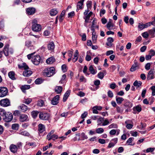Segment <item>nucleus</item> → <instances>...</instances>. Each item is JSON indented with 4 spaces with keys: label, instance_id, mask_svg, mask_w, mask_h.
Wrapping results in <instances>:
<instances>
[{
    "label": "nucleus",
    "instance_id": "nucleus-1",
    "mask_svg": "<svg viewBox=\"0 0 155 155\" xmlns=\"http://www.w3.org/2000/svg\"><path fill=\"white\" fill-rule=\"evenodd\" d=\"M9 45L8 44L5 45L3 49V52L6 56L9 55V53L12 54L13 53V50L12 48H9Z\"/></svg>",
    "mask_w": 155,
    "mask_h": 155
},
{
    "label": "nucleus",
    "instance_id": "nucleus-2",
    "mask_svg": "<svg viewBox=\"0 0 155 155\" xmlns=\"http://www.w3.org/2000/svg\"><path fill=\"white\" fill-rule=\"evenodd\" d=\"M55 71L54 68L51 67L47 68V70H45L44 73L48 77H50L54 74Z\"/></svg>",
    "mask_w": 155,
    "mask_h": 155
},
{
    "label": "nucleus",
    "instance_id": "nucleus-3",
    "mask_svg": "<svg viewBox=\"0 0 155 155\" xmlns=\"http://www.w3.org/2000/svg\"><path fill=\"white\" fill-rule=\"evenodd\" d=\"M13 116L12 113L10 112H7L5 115L3 117V120L7 122H10L12 121L13 119Z\"/></svg>",
    "mask_w": 155,
    "mask_h": 155
},
{
    "label": "nucleus",
    "instance_id": "nucleus-4",
    "mask_svg": "<svg viewBox=\"0 0 155 155\" xmlns=\"http://www.w3.org/2000/svg\"><path fill=\"white\" fill-rule=\"evenodd\" d=\"M0 105L4 107H8L10 105V101L8 98L2 99L0 101Z\"/></svg>",
    "mask_w": 155,
    "mask_h": 155
},
{
    "label": "nucleus",
    "instance_id": "nucleus-5",
    "mask_svg": "<svg viewBox=\"0 0 155 155\" xmlns=\"http://www.w3.org/2000/svg\"><path fill=\"white\" fill-rule=\"evenodd\" d=\"M31 61L34 64L36 65H38L41 61L40 56L38 55L34 56L32 58Z\"/></svg>",
    "mask_w": 155,
    "mask_h": 155
},
{
    "label": "nucleus",
    "instance_id": "nucleus-6",
    "mask_svg": "<svg viewBox=\"0 0 155 155\" xmlns=\"http://www.w3.org/2000/svg\"><path fill=\"white\" fill-rule=\"evenodd\" d=\"M8 91L7 88L4 87H0V97H3L7 95Z\"/></svg>",
    "mask_w": 155,
    "mask_h": 155
},
{
    "label": "nucleus",
    "instance_id": "nucleus-7",
    "mask_svg": "<svg viewBox=\"0 0 155 155\" xmlns=\"http://www.w3.org/2000/svg\"><path fill=\"white\" fill-rule=\"evenodd\" d=\"M39 118L42 120H46L49 119V115L47 113L40 112L39 114Z\"/></svg>",
    "mask_w": 155,
    "mask_h": 155
},
{
    "label": "nucleus",
    "instance_id": "nucleus-8",
    "mask_svg": "<svg viewBox=\"0 0 155 155\" xmlns=\"http://www.w3.org/2000/svg\"><path fill=\"white\" fill-rule=\"evenodd\" d=\"M41 29V26L39 24H34L32 25V29L34 31L38 32L40 31Z\"/></svg>",
    "mask_w": 155,
    "mask_h": 155
},
{
    "label": "nucleus",
    "instance_id": "nucleus-9",
    "mask_svg": "<svg viewBox=\"0 0 155 155\" xmlns=\"http://www.w3.org/2000/svg\"><path fill=\"white\" fill-rule=\"evenodd\" d=\"M154 69H151L148 72V74L147 79L148 80L153 79L154 77Z\"/></svg>",
    "mask_w": 155,
    "mask_h": 155
},
{
    "label": "nucleus",
    "instance_id": "nucleus-10",
    "mask_svg": "<svg viewBox=\"0 0 155 155\" xmlns=\"http://www.w3.org/2000/svg\"><path fill=\"white\" fill-rule=\"evenodd\" d=\"M59 95H57L54 97L52 100L51 103L53 105H57L59 102Z\"/></svg>",
    "mask_w": 155,
    "mask_h": 155
},
{
    "label": "nucleus",
    "instance_id": "nucleus-11",
    "mask_svg": "<svg viewBox=\"0 0 155 155\" xmlns=\"http://www.w3.org/2000/svg\"><path fill=\"white\" fill-rule=\"evenodd\" d=\"M118 139L117 138H115L111 140L110 143H109L107 147L108 148H110L114 146V145L117 143Z\"/></svg>",
    "mask_w": 155,
    "mask_h": 155
},
{
    "label": "nucleus",
    "instance_id": "nucleus-12",
    "mask_svg": "<svg viewBox=\"0 0 155 155\" xmlns=\"http://www.w3.org/2000/svg\"><path fill=\"white\" fill-rule=\"evenodd\" d=\"M19 119L20 121L23 122L28 120L27 115L25 114H20Z\"/></svg>",
    "mask_w": 155,
    "mask_h": 155
},
{
    "label": "nucleus",
    "instance_id": "nucleus-13",
    "mask_svg": "<svg viewBox=\"0 0 155 155\" xmlns=\"http://www.w3.org/2000/svg\"><path fill=\"white\" fill-rule=\"evenodd\" d=\"M35 9L33 7H30L26 9L27 13L28 15H32L34 14L35 12Z\"/></svg>",
    "mask_w": 155,
    "mask_h": 155
},
{
    "label": "nucleus",
    "instance_id": "nucleus-14",
    "mask_svg": "<svg viewBox=\"0 0 155 155\" xmlns=\"http://www.w3.org/2000/svg\"><path fill=\"white\" fill-rule=\"evenodd\" d=\"M9 149L12 152L15 153L17 152L18 150V147H17L16 145L12 144L10 146Z\"/></svg>",
    "mask_w": 155,
    "mask_h": 155
},
{
    "label": "nucleus",
    "instance_id": "nucleus-15",
    "mask_svg": "<svg viewBox=\"0 0 155 155\" xmlns=\"http://www.w3.org/2000/svg\"><path fill=\"white\" fill-rule=\"evenodd\" d=\"M45 126L41 124H40L38 125V130L39 132L41 133L45 131Z\"/></svg>",
    "mask_w": 155,
    "mask_h": 155
},
{
    "label": "nucleus",
    "instance_id": "nucleus-16",
    "mask_svg": "<svg viewBox=\"0 0 155 155\" xmlns=\"http://www.w3.org/2000/svg\"><path fill=\"white\" fill-rule=\"evenodd\" d=\"M142 110V108L141 105H138L137 106L134 107L133 108V110L134 111L133 113L136 114L137 111L138 112H140Z\"/></svg>",
    "mask_w": 155,
    "mask_h": 155
},
{
    "label": "nucleus",
    "instance_id": "nucleus-17",
    "mask_svg": "<svg viewBox=\"0 0 155 155\" xmlns=\"http://www.w3.org/2000/svg\"><path fill=\"white\" fill-rule=\"evenodd\" d=\"M84 0H81L79 1L77 5V11L78 12L79 9H81L82 8V6L83 5Z\"/></svg>",
    "mask_w": 155,
    "mask_h": 155
},
{
    "label": "nucleus",
    "instance_id": "nucleus-18",
    "mask_svg": "<svg viewBox=\"0 0 155 155\" xmlns=\"http://www.w3.org/2000/svg\"><path fill=\"white\" fill-rule=\"evenodd\" d=\"M32 73L31 71L26 69L23 72V75L25 77H28Z\"/></svg>",
    "mask_w": 155,
    "mask_h": 155
},
{
    "label": "nucleus",
    "instance_id": "nucleus-19",
    "mask_svg": "<svg viewBox=\"0 0 155 155\" xmlns=\"http://www.w3.org/2000/svg\"><path fill=\"white\" fill-rule=\"evenodd\" d=\"M48 50L51 51H53L54 48V45L53 42H51L48 45Z\"/></svg>",
    "mask_w": 155,
    "mask_h": 155
},
{
    "label": "nucleus",
    "instance_id": "nucleus-20",
    "mask_svg": "<svg viewBox=\"0 0 155 155\" xmlns=\"http://www.w3.org/2000/svg\"><path fill=\"white\" fill-rule=\"evenodd\" d=\"M71 93V90H68L64 94V95L63 98V101L64 102H65L69 95H70Z\"/></svg>",
    "mask_w": 155,
    "mask_h": 155
},
{
    "label": "nucleus",
    "instance_id": "nucleus-21",
    "mask_svg": "<svg viewBox=\"0 0 155 155\" xmlns=\"http://www.w3.org/2000/svg\"><path fill=\"white\" fill-rule=\"evenodd\" d=\"M107 27L109 30H112L114 29V25L112 23V21H110L107 23Z\"/></svg>",
    "mask_w": 155,
    "mask_h": 155
},
{
    "label": "nucleus",
    "instance_id": "nucleus-22",
    "mask_svg": "<svg viewBox=\"0 0 155 155\" xmlns=\"http://www.w3.org/2000/svg\"><path fill=\"white\" fill-rule=\"evenodd\" d=\"M55 61L54 57H50L48 58L46 61V62L48 64H52Z\"/></svg>",
    "mask_w": 155,
    "mask_h": 155
},
{
    "label": "nucleus",
    "instance_id": "nucleus-23",
    "mask_svg": "<svg viewBox=\"0 0 155 155\" xmlns=\"http://www.w3.org/2000/svg\"><path fill=\"white\" fill-rule=\"evenodd\" d=\"M8 76L9 78L12 80H15L16 78L15 77V73L13 71H11L8 73Z\"/></svg>",
    "mask_w": 155,
    "mask_h": 155
},
{
    "label": "nucleus",
    "instance_id": "nucleus-24",
    "mask_svg": "<svg viewBox=\"0 0 155 155\" xmlns=\"http://www.w3.org/2000/svg\"><path fill=\"white\" fill-rule=\"evenodd\" d=\"M19 134L22 135L29 137L30 134L27 131L23 130H20L19 132Z\"/></svg>",
    "mask_w": 155,
    "mask_h": 155
},
{
    "label": "nucleus",
    "instance_id": "nucleus-25",
    "mask_svg": "<svg viewBox=\"0 0 155 155\" xmlns=\"http://www.w3.org/2000/svg\"><path fill=\"white\" fill-rule=\"evenodd\" d=\"M19 107L24 112H25L27 111L28 109L27 106L23 104L19 106Z\"/></svg>",
    "mask_w": 155,
    "mask_h": 155
},
{
    "label": "nucleus",
    "instance_id": "nucleus-26",
    "mask_svg": "<svg viewBox=\"0 0 155 155\" xmlns=\"http://www.w3.org/2000/svg\"><path fill=\"white\" fill-rule=\"evenodd\" d=\"M142 82L140 81H135L133 83L134 85L137 88L140 87L142 85Z\"/></svg>",
    "mask_w": 155,
    "mask_h": 155
},
{
    "label": "nucleus",
    "instance_id": "nucleus-27",
    "mask_svg": "<svg viewBox=\"0 0 155 155\" xmlns=\"http://www.w3.org/2000/svg\"><path fill=\"white\" fill-rule=\"evenodd\" d=\"M58 11L57 9H53L50 10V14L51 16H55L58 13Z\"/></svg>",
    "mask_w": 155,
    "mask_h": 155
},
{
    "label": "nucleus",
    "instance_id": "nucleus-28",
    "mask_svg": "<svg viewBox=\"0 0 155 155\" xmlns=\"http://www.w3.org/2000/svg\"><path fill=\"white\" fill-rule=\"evenodd\" d=\"M131 121L130 120H128L126 121L125 122V124H126V127L128 129H131L133 126V124H129V123H130Z\"/></svg>",
    "mask_w": 155,
    "mask_h": 155
},
{
    "label": "nucleus",
    "instance_id": "nucleus-29",
    "mask_svg": "<svg viewBox=\"0 0 155 155\" xmlns=\"http://www.w3.org/2000/svg\"><path fill=\"white\" fill-rule=\"evenodd\" d=\"M58 136L56 134H53L50 136V137H47V138L48 140H50L51 139H52V140H54L56 139H58Z\"/></svg>",
    "mask_w": 155,
    "mask_h": 155
},
{
    "label": "nucleus",
    "instance_id": "nucleus-30",
    "mask_svg": "<svg viewBox=\"0 0 155 155\" xmlns=\"http://www.w3.org/2000/svg\"><path fill=\"white\" fill-rule=\"evenodd\" d=\"M18 66L19 68L21 69L23 68L25 70L28 69L29 68L28 66L25 63H23L21 65L19 64L18 65Z\"/></svg>",
    "mask_w": 155,
    "mask_h": 155
},
{
    "label": "nucleus",
    "instance_id": "nucleus-31",
    "mask_svg": "<svg viewBox=\"0 0 155 155\" xmlns=\"http://www.w3.org/2000/svg\"><path fill=\"white\" fill-rule=\"evenodd\" d=\"M124 106L129 108H130L133 106V104L130 101L126 100L125 102Z\"/></svg>",
    "mask_w": 155,
    "mask_h": 155
},
{
    "label": "nucleus",
    "instance_id": "nucleus-32",
    "mask_svg": "<svg viewBox=\"0 0 155 155\" xmlns=\"http://www.w3.org/2000/svg\"><path fill=\"white\" fill-rule=\"evenodd\" d=\"M116 102L118 104H120L124 100L122 97L116 96Z\"/></svg>",
    "mask_w": 155,
    "mask_h": 155
},
{
    "label": "nucleus",
    "instance_id": "nucleus-33",
    "mask_svg": "<svg viewBox=\"0 0 155 155\" xmlns=\"http://www.w3.org/2000/svg\"><path fill=\"white\" fill-rule=\"evenodd\" d=\"M97 38V35H96V32H92V38L93 43L96 42Z\"/></svg>",
    "mask_w": 155,
    "mask_h": 155
},
{
    "label": "nucleus",
    "instance_id": "nucleus-34",
    "mask_svg": "<svg viewBox=\"0 0 155 155\" xmlns=\"http://www.w3.org/2000/svg\"><path fill=\"white\" fill-rule=\"evenodd\" d=\"M80 140H84L88 138L87 136L84 133H82L80 135Z\"/></svg>",
    "mask_w": 155,
    "mask_h": 155
},
{
    "label": "nucleus",
    "instance_id": "nucleus-35",
    "mask_svg": "<svg viewBox=\"0 0 155 155\" xmlns=\"http://www.w3.org/2000/svg\"><path fill=\"white\" fill-rule=\"evenodd\" d=\"M38 113L37 111L33 110L31 112V114L33 118H35L37 117Z\"/></svg>",
    "mask_w": 155,
    "mask_h": 155
},
{
    "label": "nucleus",
    "instance_id": "nucleus-36",
    "mask_svg": "<svg viewBox=\"0 0 155 155\" xmlns=\"http://www.w3.org/2000/svg\"><path fill=\"white\" fill-rule=\"evenodd\" d=\"M62 90V87L61 86L57 87L55 88V91L57 92L58 94L60 93Z\"/></svg>",
    "mask_w": 155,
    "mask_h": 155
},
{
    "label": "nucleus",
    "instance_id": "nucleus-37",
    "mask_svg": "<svg viewBox=\"0 0 155 155\" xmlns=\"http://www.w3.org/2000/svg\"><path fill=\"white\" fill-rule=\"evenodd\" d=\"M72 140L74 141H75L77 140H80V134H76V137L72 139Z\"/></svg>",
    "mask_w": 155,
    "mask_h": 155
},
{
    "label": "nucleus",
    "instance_id": "nucleus-38",
    "mask_svg": "<svg viewBox=\"0 0 155 155\" xmlns=\"http://www.w3.org/2000/svg\"><path fill=\"white\" fill-rule=\"evenodd\" d=\"M89 70L90 71L91 73L92 74H94L96 73V72L95 71L93 66L91 65L90 66L89 68Z\"/></svg>",
    "mask_w": 155,
    "mask_h": 155
},
{
    "label": "nucleus",
    "instance_id": "nucleus-39",
    "mask_svg": "<svg viewBox=\"0 0 155 155\" xmlns=\"http://www.w3.org/2000/svg\"><path fill=\"white\" fill-rule=\"evenodd\" d=\"M32 101V99L31 98L25 99L23 101V103L27 104H29Z\"/></svg>",
    "mask_w": 155,
    "mask_h": 155
},
{
    "label": "nucleus",
    "instance_id": "nucleus-40",
    "mask_svg": "<svg viewBox=\"0 0 155 155\" xmlns=\"http://www.w3.org/2000/svg\"><path fill=\"white\" fill-rule=\"evenodd\" d=\"M30 87V85H24L21 86V89L23 91H24L25 90L29 89Z\"/></svg>",
    "mask_w": 155,
    "mask_h": 155
},
{
    "label": "nucleus",
    "instance_id": "nucleus-41",
    "mask_svg": "<svg viewBox=\"0 0 155 155\" xmlns=\"http://www.w3.org/2000/svg\"><path fill=\"white\" fill-rule=\"evenodd\" d=\"M6 113L7 112L4 109L0 108V115L2 116L3 117H4Z\"/></svg>",
    "mask_w": 155,
    "mask_h": 155
},
{
    "label": "nucleus",
    "instance_id": "nucleus-42",
    "mask_svg": "<svg viewBox=\"0 0 155 155\" xmlns=\"http://www.w3.org/2000/svg\"><path fill=\"white\" fill-rule=\"evenodd\" d=\"M155 148H148L147 150H143V152H144L149 153L152 152H153L155 150Z\"/></svg>",
    "mask_w": 155,
    "mask_h": 155
},
{
    "label": "nucleus",
    "instance_id": "nucleus-43",
    "mask_svg": "<svg viewBox=\"0 0 155 155\" xmlns=\"http://www.w3.org/2000/svg\"><path fill=\"white\" fill-rule=\"evenodd\" d=\"M97 123H98L97 125H100L101 123L104 121V118L100 117L98 118H97Z\"/></svg>",
    "mask_w": 155,
    "mask_h": 155
},
{
    "label": "nucleus",
    "instance_id": "nucleus-44",
    "mask_svg": "<svg viewBox=\"0 0 155 155\" xmlns=\"http://www.w3.org/2000/svg\"><path fill=\"white\" fill-rule=\"evenodd\" d=\"M96 132L97 134H102L104 132V130L102 128H99L96 129Z\"/></svg>",
    "mask_w": 155,
    "mask_h": 155
},
{
    "label": "nucleus",
    "instance_id": "nucleus-45",
    "mask_svg": "<svg viewBox=\"0 0 155 155\" xmlns=\"http://www.w3.org/2000/svg\"><path fill=\"white\" fill-rule=\"evenodd\" d=\"M134 138L133 137H130L129 138L126 142L127 143H128V145H133L130 143H132V141L134 140Z\"/></svg>",
    "mask_w": 155,
    "mask_h": 155
},
{
    "label": "nucleus",
    "instance_id": "nucleus-46",
    "mask_svg": "<svg viewBox=\"0 0 155 155\" xmlns=\"http://www.w3.org/2000/svg\"><path fill=\"white\" fill-rule=\"evenodd\" d=\"M92 2L91 1H88L87 2V8L90 9L92 6Z\"/></svg>",
    "mask_w": 155,
    "mask_h": 155
},
{
    "label": "nucleus",
    "instance_id": "nucleus-47",
    "mask_svg": "<svg viewBox=\"0 0 155 155\" xmlns=\"http://www.w3.org/2000/svg\"><path fill=\"white\" fill-rule=\"evenodd\" d=\"M66 78V75L65 74H63L61 80L59 81V83L61 84H63L65 82V80Z\"/></svg>",
    "mask_w": 155,
    "mask_h": 155
},
{
    "label": "nucleus",
    "instance_id": "nucleus-48",
    "mask_svg": "<svg viewBox=\"0 0 155 155\" xmlns=\"http://www.w3.org/2000/svg\"><path fill=\"white\" fill-rule=\"evenodd\" d=\"M138 67V66L136 65L135 66L133 64L130 68V71L131 72L134 71L136 70Z\"/></svg>",
    "mask_w": 155,
    "mask_h": 155
},
{
    "label": "nucleus",
    "instance_id": "nucleus-49",
    "mask_svg": "<svg viewBox=\"0 0 155 155\" xmlns=\"http://www.w3.org/2000/svg\"><path fill=\"white\" fill-rule=\"evenodd\" d=\"M97 76L99 79H102L104 77V75L103 72H100L98 73Z\"/></svg>",
    "mask_w": 155,
    "mask_h": 155
},
{
    "label": "nucleus",
    "instance_id": "nucleus-50",
    "mask_svg": "<svg viewBox=\"0 0 155 155\" xmlns=\"http://www.w3.org/2000/svg\"><path fill=\"white\" fill-rule=\"evenodd\" d=\"M19 125L18 124H14L12 125V128L13 130H17L18 129Z\"/></svg>",
    "mask_w": 155,
    "mask_h": 155
},
{
    "label": "nucleus",
    "instance_id": "nucleus-51",
    "mask_svg": "<svg viewBox=\"0 0 155 155\" xmlns=\"http://www.w3.org/2000/svg\"><path fill=\"white\" fill-rule=\"evenodd\" d=\"M87 67L86 65L84 67V69L83 70V72L86 76H87V75L88 76L89 74L87 72Z\"/></svg>",
    "mask_w": 155,
    "mask_h": 155
},
{
    "label": "nucleus",
    "instance_id": "nucleus-52",
    "mask_svg": "<svg viewBox=\"0 0 155 155\" xmlns=\"http://www.w3.org/2000/svg\"><path fill=\"white\" fill-rule=\"evenodd\" d=\"M149 54L151 57L155 55V51L152 49H150L149 51Z\"/></svg>",
    "mask_w": 155,
    "mask_h": 155
},
{
    "label": "nucleus",
    "instance_id": "nucleus-53",
    "mask_svg": "<svg viewBox=\"0 0 155 155\" xmlns=\"http://www.w3.org/2000/svg\"><path fill=\"white\" fill-rule=\"evenodd\" d=\"M151 64L150 63H147L145 66V69L147 70H149L150 69Z\"/></svg>",
    "mask_w": 155,
    "mask_h": 155
},
{
    "label": "nucleus",
    "instance_id": "nucleus-54",
    "mask_svg": "<svg viewBox=\"0 0 155 155\" xmlns=\"http://www.w3.org/2000/svg\"><path fill=\"white\" fill-rule=\"evenodd\" d=\"M149 34L150 35H154L155 32V27L153 28L152 29L148 31Z\"/></svg>",
    "mask_w": 155,
    "mask_h": 155
},
{
    "label": "nucleus",
    "instance_id": "nucleus-55",
    "mask_svg": "<svg viewBox=\"0 0 155 155\" xmlns=\"http://www.w3.org/2000/svg\"><path fill=\"white\" fill-rule=\"evenodd\" d=\"M108 128L109 129H111L112 128H117V125L115 124H112L109 126Z\"/></svg>",
    "mask_w": 155,
    "mask_h": 155
},
{
    "label": "nucleus",
    "instance_id": "nucleus-56",
    "mask_svg": "<svg viewBox=\"0 0 155 155\" xmlns=\"http://www.w3.org/2000/svg\"><path fill=\"white\" fill-rule=\"evenodd\" d=\"M26 45L28 47H30L32 46V42L31 41H27L26 42Z\"/></svg>",
    "mask_w": 155,
    "mask_h": 155
},
{
    "label": "nucleus",
    "instance_id": "nucleus-57",
    "mask_svg": "<svg viewBox=\"0 0 155 155\" xmlns=\"http://www.w3.org/2000/svg\"><path fill=\"white\" fill-rule=\"evenodd\" d=\"M38 105L41 107L43 106L44 104V101L43 100H40L38 102Z\"/></svg>",
    "mask_w": 155,
    "mask_h": 155
},
{
    "label": "nucleus",
    "instance_id": "nucleus-58",
    "mask_svg": "<svg viewBox=\"0 0 155 155\" xmlns=\"http://www.w3.org/2000/svg\"><path fill=\"white\" fill-rule=\"evenodd\" d=\"M107 95L109 97H110V98H112L113 97V93L110 90H109L108 91Z\"/></svg>",
    "mask_w": 155,
    "mask_h": 155
},
{
    "label": "nucleus",
    "instance_id": "nucleus-59",
    "mask_svg": "<svg viewBox=\"0 0 155 155\" xmlns=\"http://www.w3.org/2000/svg\"><path fill=\"white\" fill-rule=\"evenodd\" d=\"M42 82V80L40 78L37 79L35 81V83L36 84H39Z\"/></svg>",
    "mask_w": 155,
    "mask_h": 155
},
{
    "label": "nucleus",
    "instance_id": "nucleus-60",
    "mask_svg": "<svg viewBox=\"0 0 155 155\" xmlns=\"http://www.w3.org/2000/svg\"><path fill=\"white\" fill-rule=\"evenodd\" d=\"M142 35L143 37L145 38H148L149 36V35L147 32H145L143 33Z\"/></svg>",
    "mask_w": 155,
    "mask_h": 155
},
{
    "label": "nucleus",
    "instance_id": "nucleus-61",
    "mask_svg": "<svg viewBox=\"0 0 155 155\" xmlns=\"http://www.w3.org/2000/svg\"><path fill=\"white\" fill-rule=\"evenodd\" d=\"M109 123V122L108 120L106 119L104 121V122L102 124V126H105L108 125Z\"/></svg>",
    "mask_w": 155,
    "mask_h": 155
},
{
    "label": "nucleus",
    "instance_id": "nucleus-62",
    "mask_svg": "<svg viewBox=\"0 0 155 155\" xmlns=\"http://www.w3.org/2000/svg\"><path fill=\"white\" fill-rule=\"evenodd\" d=\"M144 25L143 24H141L140 23H139L138 27L141 30H143L145 28L144 27Z\"/></svg>",
    "mask_w": 155,
    "mask_h": 155
},
{
    "label": "nucleus",
    "instance_id": "nucleus-63",
    "mask_svg": "<svg viewBox=\"0 0 155 155\" xmlns=\"http://www.w3.org/2000/svg\"><path fill=\"white\" fill-rule=\"evenodd\" d=\"M130 134L132 136L134 137H137V131H131Z\"/></svg>",
    "mask_w": 155,
    "mask_h": 155
},
{
    "label": "nucleus",
    "instance_id": "nucleus-64",
    "mask_svg": "<svg viewBox=\"0 0 155 155\" xmlns=\"http://www.w3.org/2000/svg\"><path fill=\"white\" fill-rule=\"evenodd\" d=\"M66 68L67 66L65 64L63 65L62 66L61 68L63 72H65L67 71Z\"/></svg>",
    "mask_w": 155,
    "mask_h": 155
}]
</instances>
